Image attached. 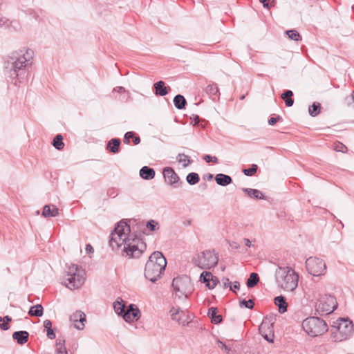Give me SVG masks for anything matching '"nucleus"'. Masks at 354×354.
<instances>
[{"instance_id":"1","label":"nucleus","mask_w":354,"mask_h":354,"mask_svg":"<svg viewBox=\"0 0 354 354\" xmlns=\"http://www.w3.org/2000/svg\"><path fill=\"white\" fill-rule=\"evenodd\" d=\"M130 232L131 228L127 223L120 221L111 234L109 245L113 250L124 245L123 251L127 256L138 258L146 250L147 245L142 239Z\"/></svg>"},{"instance_id":"2","label":"nucleus","mask_w":354,"mask_h":354,"mask_svg":"<svg viewBox=\"0 0 354 354\" xmlns=\"http://www.w3.org/2000/svg\"><path fill=\"white\" fill-rule=\"evenodd\" d=\"M32 55V50L25 47L12 52L3 62L5 75L12 80L17 79L19 72L31 64Z\"/></svg>"},{"instance_id":"3","label":"nucleus","mask_w":354,"mask_h":354,"mask_svg":"<svg viewBox=\"0 0 354 354\" xmlns=\"http://www.w3.org/2000/svg\"><path fill=\"white\" fill-rule=\"evenodd\" d=\"M167 261L162 253L159 251L153 252L146 263L145 268V277L150 281L155 283L161 277V274L165 270Z\"/></svg>"},{"instance_id":"4","label":"nucleus","mask_w":354,"mask_h":354,"mask_svg":"<svg viewBox=\"0 0 354 354\" xmlns=\"http://www.w3.org/2000/svg\"><path fill=\"white\" fill-rule=\"evenodd\" d=\"M275 279L279 288L292 292L297 287L299 276L290 267L278 266L275 272Z\"/></svg>"},{"instance_id":"5","label":"nucleus","mask_w":354,"mask_h":354,"mask_svg":"<svg viewBox=\"0 0 354 354\" xmlns=\"http://www.w3.org/2000/svg\"><path fill=\"white\" fill-rule=\"evenodd\" d=\"M62 284L70 290L81 288L85 281V272L75 264L66 266Z\"/></svg>"},{"instance_id":"6","label":"nucleus","mask_w":354,"mask_h":354,"mask_svg":"<svg viewBox=\"0 0 354 354\" xmlns=\"http://www.w3.org/2000/svg\"><path fill=\"white\" fill-rule=\"evenodd\" d=\"M353 332V322L348 319L339 318L331 326L330 337L333 342H340L348 339Z\"/></svg>"},{"instance_id":"7","label":"nucleus","mask_w":354,"mask_h":354,"mask_svg":"<svg viewBox=\"0 0 354 354\" xmlns=\"http://www.w3.org/2000/svg\"><path fill=\"white\" fill-rule=\"evenodd\" d=\"M302 328L309 336L313 337L321 336L328 330L326 322L317 317H309L305 319L302 322Z\"/></svg>"},{"instance_id":"8","label":"nucleus","mask_w":354,"mask_h":354,"mask_svg":"<svg viewBox=\"0 0 354 354\" xmlns=\"http://www.w3.org/2000/svg\"><path fill=\"white\" fill-rule=\"evenodd\" d=\"M171 286L173 293L178 298L182 297L187 298L194 291V286L191 279L187 275H182L174 278Z\"/></svg>"},{"instance_id":"9","label":"nucleus","mask_w":354,"mask_h":354,"mask_svg":"<svg viewBox=\"0 0 354 354\" xmlns=\"http://www.w3.org/2000/svg\"><path fill=\"white\" fill-rule=\"evenodd\" d=\"M193 261L197 267L209 270L217 265L218 257L214 253V250H205L198 253L194 257Z\"/></svg>"},{"instance_id":"10","label":"nucleus","mask_w":354,"mask_h":354,"mask_svg":"<svg viewBox=\"0 0 354 354\" xmlns=\"http://www.w3.org/2000/svg\"><path fill=\"white\" fill-rule=\"evenodd\" d=\"M337 307L336 298L330 295L321 296L315 304L316 313L320 316L332 313Z\"/></svg>"},{"instance_id":"11","label":"nucleus","mask_w":354,"mask_h":354,"mask_svg":"<svg viewBox=\"0 0 354 354\" xmlns=\"http://www.w3.org/2000/svg\"><path fill=\"white\" fill-rule=\"evenodd\" d=\"M306 268L309 274L315 277L324 275L326 272L325 262L318 257H310L307 259Z\"/></svg>"},{"instance_id":"12","label":"nucleus","mask_w":354,"mask_h":354,"mask_svg":"<svg viewBox=\"0 0 354 354\" xmlns=\"http://www.w3.org/2000/svg\"><path fill=\"white\" fill-rule=\"evenodd\" d=\"M122 317L127 322H133L140 317V311L137 306L130 304Z\"/></svg>"},{"instance_id":"13","label":"nucleus","mask_w":354,"mask_h":354,"mask_svg":"<svg viewBox=\"0 0 354 354\" xmlns=\"http://www.w3.org/2000/svg\"><path fill=\"white\" fill-rule=\"evenodd\" d=\"M165 182L174 187H177L179 183L180 178L175 171L169 167H165L162 172Z\"/></svg>"},{"instance_id":"14","label":"nucleus","mask_w":354,"mask_h":354,"mask_svg":"<svg viewBox=\"0 0 354 354\" xmlns=\"http://www.w3.org/2000/svg\"><path fill=\"white\" fill-rule=\"evenodd\" d=\"M171 318L172 320L177 321L179 324L186 326L189 324L190 317L186 315L185 312L180 311L179 308L172 307L169 310Z\"/></svg>"},{"instance_id":"15","label":"nucleus","mask_w":354,"mask_h":354,"mask_svg":"<svg viewBox=\"0 0 354 354\" xmlns=\"http://www.w3.org/2000/svg\"><path fill=\"white\" fill-rule=\"evenodd\" d=\"M200 281L205 283L209 289H213L219 282L218 278L214 276L210 272L204 271L200 275Z\"/></svg>"},{"instance_id":"16","label":"nucleus","mask_w":354,"mask_h":354,"mask_svg":"<svg viewBox=\"0 0 354 354\" xmlns=\"http://www.w3.org/2000/svg\"><path fill=\"white\" fill-rule=\"evenodd\" d=\"M71 322L74 323V327L78 330H82L84 328V322H86V315L81 312L77 311L70 317Z\"/></svg>"},{"instance_id":"17","label":"nucleus","mask_w":354,"mask_h":354,"mask_svg":"<svg viewBox=\"0 0 354 354\" xmlns=\"http://www.w3.org/2000/svg\"><path fill=\"white\" fill-rule=\"evenodd\" d=\"M12 337L17 344L24 345L28 341L29 333L26 330L15 331L12 333Z\"/></svg>"},{"instance_id":"18","label":"nucleus","mask_w":354,"mask_h":354,"mask_svg":"<svg viewBox=\"0 0 354 354\" xmlns=\"http://www.w3.org/2000/svg\"><path fill=\"white\" fill-rule=\"evenodd\" d=\"M155 94L158 96H165L168 94L171 89L169 86H166L165 82L160 80L153 84Z\"/></svg>"},{"instance_id":"19","label":"nucleus","mask_w":354,"mask_h":354,"mask_svg":"<svg viewBox=\"0 0 354 354\" xmlns=\"http://www.w3.org/2000/svg\"><path fill=\"white\" fill-rule=\"evenodd\" d=\"M59 214V209L55 205H46L43 207L42 216L47 217H55Z\"/></svg>"},{"instance_id":"20","label":"nucleus","mask_w":354,"mask_h":354,"mask_svg":"<svg viewBox=\"0 0 354 354\" xmlns=\"http://www.w3.org/2000/svg\"><path fill=\"white\" fill-rule=\"evenodd\" d=\"M241 190L252 199L259 200L264 199L265 198L263 193L257 189L242 188Z\"/></svg>"},{"instance_id":"21","label":"nucleus","mask_w":354,"mask_h":354,"mask_svg":"<svg viewBox=\"0 0 354 354\" xmlns=\"http://www.w3.org/2000/svg\"><path fill=\"white\" fill-rule=\"evenodd\" d=\"M274 300V304L278 307V310L280 313H284L287 311L288 304L283 296H277Z\"/></svg>"},{"instance_id":"22","label":"nucleus","mask_w":354,"mask_h":354,"mask_svg":"<svg viewBox=\"0 0 354 354\" xmlns=\"http://www.w3.org/2000/svg\"><path fill=\"white\" fill-rule=\"evenodd\" d=\"M155 170L148 166H144L140 169V176L145 180H151L155 177Z\"/></svg>"},{"instance_id":"23","label":"nucleus","mask_w":354,"mask_h":354,"mask_svg":"<svg viewBox=\"0 0 354 354\" xmlns=\"http://www.w3.org/2000/svg\"><path fill=\"white\" fill-rule=\"evenodd\" d=\"M215 181L218 185L225 187L231 184L232 179L227 174H218L215 176Z\"/></svg>"},{"instance_id":"24","label":"nucleus","mask_w":354,"mask_h":354,"mask_svg":"<svg viewBox=\"0 0 354 354\" xmlns=\"http://www.w3.org/2000/svg\"><path fill=\"white\" fill-rule=\"evenodd\" d=\"M121 141L119 138H113L110 140L106 145V149L113 153H117L119 151Z\"/></svg>"},{"instance_id":"25","label":"nucleus","mask_w":354,"mask_h":354,"mask_svg":"<svg viewBox=\"0 0 354 354\" xmlns=\"http://www.w3.org/2000/svg\"><path fill=\"white\" fill-rule=\"evenodd\" d=\"M218 309L216 307H211L208 310V316L211 318V321L214 324L221 323L223 318L220 315H217Z\"/></svg>"},{"instance_id":"26","label":"nucleus","mask_w":354,"mask_h":354,"mask_svg":"<svg viewBox=\"0 0 354 354\" xmlns=\"http://www.w3.org/2000/svg\"><path fill=\"white\" fill-rule=\"evenodd\" d=\"M272 318H268L266 317L261 324L259 326V331L260 333H264V332H270L271 330V333H272L273 330V322H272Z\"/></svg>"},{"instance_id":"27","label":"nucleus","mask_w":354,"mask_h":354,"mask_svg":"<svg viewBox=\"0 0 354 354\" xmlns=\"http://www.w3.org/2000/svg\"><path fill=\"white\" fill-rule=\"evenodd\" d=\"M293 92L290 90L284 91L281 95V97L284 100L286 105L290 107L294 104V100L292 98Z\"/></svg>"},{"instance_id":"28","label":"nucleus","mask_w":354,"mask_h":354,"mask_svg":"<svg viewBox=\"0 0 354 354\" xmlns=\"http://www.w3.org/2000/svg\"><path fill=\"white\" fill-rule=\"evenodd\" d=\"M56 349L55 354H68L66 348L65 346V339L59 337L56 340Z\"/></svg>"},{"instance_id":"29","label":"nucleus","mask_w":354,"mask_h":354,"mask_svg":"<svg viewBox=\"0 0 354 354\" xmlns=\"http://www.w3.org/2000/svg\"><path fill=\"white\" fill-rule=\"evenodd\" d=\"M174 104L177 109L181 110L185 109L187 101L183 95L178 94L174 98Z\"/></svg>"},{"instance_id":"30","label":"nucleus","mask_w":354,"mask_h":354,"mask_svg":"<svg viewBox=\"0 0 354 354\" xmlns=\"http://www.w3.org/2000/svg\"><path fill=\"white\" fill-rule=\"evenodd\" d=\"M43 306L41 304H37L30 307L28 315L30 316L41 317L43 315Z\"/></svg>"},{"instance_id":"31","label":"nucleus","mask_w":354,"mask_h":354,"mask_svg":"<svg viewBox=\"0 0 354 354\" xmlns=\"http://www.w3.org/2000/svg\"><path fill=\"white\" fill-rule=\"evenodd\" d=\"M123 300L122 299H120V301H119L118 299H117L114 303H113V308H114V310L115 312L120 315V316H122V314L124 313L125 311V305L123 303Z\"/></svg>"},{"instance_id":"32","label":"nucleus","mask_w":354,"mask_h":354,"mask_svg":"<svg viewBox=\"0 0 354 354\" xmlns=\"http://www.w3.org/2000/svg\"><path fill=\"white\" fill-rule=\"evenodd\" d=\"M259 281V277L257 273L252 272L247 280L246 285L248 288L254 287Z\"/></svg>"},{"instance_id":"33","label":"nucleus","mask_w":354,"mask_h":354,"mask_svg":"<svg viewBox=\"0 0 354 354\" xmlns=\"http://www.w3.org/2000/svg\"><path fill=\"white\" fill-rule=\"evenodd\" d=\"M52 145L56 149H62L64 147L63 136L61 134L56 135L53 140Z\"/></svg>"},{"instance_id":"34","label":"nucleus","mask_w":354,"mask_h":354,"mask_svg":"<svg viewBox=\"0 0 354 354\" xmlns=\"http://www.w3.org/2000/svg\"><path fill=\"white\" fill-rule=\"evenodd\" d=\"M186 180L190 185H194L197 184L200 180L199 175L195 172H191L187 174Z\"/></svg>"},{"instance_id":"35","label":"nucleus","mask_w":354,"mask_h":354,"mask_svg":"<svg viewBox=\"0 0 354 354\" xmlns=\"http://www.w3.org/2000/svg\"><path fill=\"white\" fill-rule=\"evenodd\" d=\"M12 317L6 315L3 317H0V328L2 330H7L10 328L9 323L12 322Z\"/></svg>"},{"instance_id":"36","label":"nucleus","mask_w":354,"mask_h":354,"mask_svg":"<svg viewBox=\"0 0 354 354\" xmlns=\"http://www.w3.org/2000/svg\"><path fill=\"white\" fill-rule=\"evenodd\" d=\"M176 160L178 162L183 164V167H187L192 162L189 157L184 153H179L176 157Z\"/></svg>"},{"instance_id":"37","label":"nucleus","mask_w":354,"mask_h":354,"mask_svg":"<svg viewBox=\"0 0 354 354\" xmlns=\"http://www.w3.org/2000/svg\"><path fill=\"white\" fill-rule=\"evenodd\" d=\"M320 109L321 104L319 102H314L309 106L308 113L312 117H315L319 113Z\"/></svg>"},{"instance_id":"38","label":"nucleus","mask_w":354,"mask_h":354,"mask_svg":"<svg viewBox=\"0 0 354 354\" xmlns=\"http://www.w3.org/2000/svg\"><path fill=\"white\" fill-rule=\"evenodd\" d=\"M205 92L211 97L216 95L218 93L217 85L214 83L207 85L205 88Z\"/></svg>"},{"instance_id":"39","label":"nucleus","mask_w":354,"mask_h":354,"mask_svg":"<svg viewBox=\"0 0 354 354\" xmlns=\"http://www.w3.org/2000/svg\"><path fill=\"white\" fill-rule=\"evenodd\" d=\"M286 32L288 35V37L292 40H294L296 41H297L299 40H301V35H299L298 31H297L296 30H287Z\"/></svg>"},{"instance_id":"40","label":"nucleus","mask_w":354,"mask_h":354,"mask_svg":"<svg viewBox=\"0 0 354 354\" xmlns=\"http://www.w3.org/2000/svg\"><path fill=\"white\" fill-rule=\"evenodd\" d=\"M258 169V166L255 164H253L251 165L250 167L249 168H246V169H243V173L245 175V176H253L257 171Z\"/></svg>"},{"instance_id":"41","label":"nucleus","mask_w":354,"mask_h":354,"mask_svg":"<svg viewBox=\"0 0 354 354\" xmlns=\"http://www.w3.org/2000/svg\"><path fill=\"white\" fill-rule=\"evenodd\" d=\"M239 306L240 307H245L248 309H252L254 306V302L252 299H243L239 301Z\"/></svg>"},{"instance_id":"42","label":"nucleus","mask_w":354,"mask_h":354,"mask_svg":"<svg viewBox=\"0 0 354 354\" xmlns=\"http://www.w3.org/2000/svg\"><path fill=\"white\" fill-rule=\"evenodd\" d=\"M217 344L218 346L222 350H224L227 354H231L233 353L232 347L230 345H227L226 344L223 343L221 340H217Z\"/></svg>"},{"instance_id":"43","label":"nucleus","mask_w":354,"mask_h":354,"mask_svg":"<svg viewBox=\"0 0 354 354\" xmlns=\"http://www.w3.org/2000/svg\"><path fill=\"white\" fill-rule=\"evenodd\" d=\"M146 227L150 231L153 232L159 228V224L157 221L154 220H150L147 223Z\"/></svg>"},{"instance_id":"44","label":"nucleus","mask_w":354,"mask_h":354,"mask_svg":"<svg viewBox=\"0 0 354 354\" xmlns=\"http://www.w3.org/2000/svg\"><path fill=\"white\" fill-rule=\"evenodd\" d=\"M334 150L339 152L346 153L347 151V147L341 142H336L334 144Z\"/></svg>"},{"instance_id":"45","label":"nucleus","mask_w":354,"mask_h":354,"mask_svg":"<svg viewBox=\"0 0 354 354\" xmlns=\"http://www.w3.org/2000/svg\"><path fill=\"white\" fill-rule=\"evenodd\" d=\"M206 162H213L214 164L218 163V158L216 156H212L210 155H205L203 158Z\"/></svg>"},{"instance_id":"46","label":"nucleus","mask_w":354,"mask_h":354,"mask_svg":"<svg viewBox=\"0 0 354 354\" xmlns=\"http://www.w3.org/2000/svg\"><path fill=\"white\" fill-rule=\"evenodd\" d=\"M135 133L133 131H128L124 134V142L126 144H129L130 138H133L134 137Z\"/></svg>"},{"instance_id":"47","label":"nucleus","mask_w":354,"mask_h":354,"mask_svg":"<svg viewBox=\"0 0 354 354\" xmlns=\"http://www.w3.org/2000/svg\"><path fill=\"white\" fill-rule=\"evenodd\" d=\"M263 337L266 339L268 342H273V333H271V330L267 333V332L260 333Z\"/></svg>"},{"instance_id":"48","label":"nucleus","mask_w":354,"mask_h":354,"mask_svg":"<svg viewBox=\"0 0 354 354\" xmlns=\"http://www.w3.org/2000/svg\"><path fill=\"white\" fill-rule=\"evenodd\" d=\"M282 118L280 115H277L276 117H271L268 120V124L270 126L274 125L278 121L281 120Z\"/></svg>"},{"instance_id":"49","label":"nucleus","mask_w":354,"mask_h":354,"mask_svg":"<svg viewBox=\"0 0 354 354\" xmlns=\"http://www.w3.org/2000/svg\"><path fill=\"white\" fill-rule=\"evenodd\" d=\"M9 26V21L0 13V27H7Z\"/></svg>"},{"instance_id":"50","label":"nucleus","mask_w":354,"mask_h":354,"mask_svg":"<svg viewBox=\"0 0 354 354\" xmlns=\"http://www.w3.org/2000/svg\"><path fill=\"white\" fill-rule=\"evenodd\" d=\"M274 1L275 0H259V1L263 3V7L268 9L273 6L272 2Z\"/></svg>"},{"instance_id":"51","label":"nucleus","mask_w":354,"mask_h":354,"mask_svg":"<svg viewBox=\"0 0 354 354\" xmlns=\"http://www.w3.org/2000/svg\"><path fill=\"white\" fill-rule=\"evenodd\" d=\"M239 288H240L239 282H238V281H234V282L233 283V285H232H232L230 286V290H232V291H233V292H236V291L237 290H239Z\"/></svg>"},{"instance_id":"52","label":"nucleus","mask_w":354,"mask_h":354,"mask_svg":"<svg viewBox=\"0 0 354 354\" xmlns=\"http://www.w3.org/2000/svg\"><path fill=\"white\" fill-rule=\"evenodd\" d=\"M47 337L50 339H53L55 338L56 335H55V333L54 332V330L53 329H50V330H48L47 331Z\"/></svg>"},{"instance_id":"53","label":"nucleus","mask_w":354,"mask_h":354,"mask_svg":"<svg viewBox=\"0 0 354 354\" xmlns=\"http://www.w3.org/2000/svg\"><path fill=\"white\" fill-rule=\"evenodd\" d=\"M222 281H223L224 288H228V287L230 288V287L232 283L228 278H223L222 279Z\"/></svg>"},{"instance_id":"54","label":"nucleus","mask_w":354,"mask_h":354,"mask_svg":"<svg viewBox=\"0 0 354 354\" xmlns=\"http://www.w3.org/2000/svg\"><path fill=\"white\" fill-rule=\"evenodd\" d=\"M230 246L232 248V249H239L240 248V245L236 242V241H232L230 243Z\"/></svg>"},{"instance_id":"55","label":"nucleus","mask_w":354,"mask_h":354,"mask_svg":"<svg viewBox=\"0 0 354 354\" xmlns=\"http://www.w3.org/2000/svg\"><path fill=\"white\" fill-rule=\"evenodd\" d=\"M86 251L87 253H93L94 252V249L92 247V245L91 244H87L86 245Z\"/></svg>"},{"instance_id":"56","label":"nucleus","mask_w":354,"mask_h":354,"mask_svg":"<svg viewBox=\"0 0 354 354\" xmlns=\"http://www.w3.org/2000/svg\"><path fill=\"white\" fill-rule=\"evenodd\" d=\"M132 139L133 144L136 145H138L140 142V137L138 136H136V134L134 135V137Z\"/></svg>"},{"instance_id":"57","label":"nucleus","mask_w":354,"mask_h":354,"mask_svg":"<svg viewBox=\"0 0 354 354\" xmlns=\"http://www.w3.org/2000/svg\"><path fill=\"white\" fill-rule=\"evenodd\" d=\"M113 91L118 93H124L125 92V88L122 86H117L113 89Z\"/></svg>"},{"instance_id":"58","label":"nucleus","mask_w":354,"mask_h":354,"mask_svg":"<svg viewBox=\"0 0 354 354\" xmlns=\"http://www.w3.org/2000/svg\"><path fill=\"white\" fill-rule=\"evenodd\" d=\"M48 325H52V322L49 319H46L44 321V327L46 328Z\"/></svg>"},{"instance_id":"59","label":"nucleus","mask_w":354,"mask_h":354,"mask_svg":"<svg viewBox=\"0 0 354 354\" xmlns=\"http://www.w3.org/2000/svg\"><path fill=\"white\" fill-rule=\"evenodd\" d=\"M244 242H245V244L246 246H248L249 248H250L252 246V243H251L250 241L248 239L245 238L244 239Z\"/></svg>"},{"instance_id":"60","label":"nucleus","mask_w":354,"mask_h":354,"mask_svg":"<svg viewBox=\"0 0 354 354\" xmlns=\"http://www.w3.org/2000/svg\"><path fill=\"white\" fill-rule=\"evenodd\" d=\"M192 118L194 120L196 123H198L199 122L200 118H199L198 115H193V118Z\"/></svg>"},{"instance_id":"61","label":"nucleus","mask_w":354,"mask_h":354,"mask_svg":"<svg viewBox=\"0 0 354 354\" xmlns=\"http://www.w3.org/2000/svg\"><path fill=\"white\" fill-rule=\"evenodd\" d=\"M351 100L354 103V91L353 92V93H352V95L351 96Z\"/></svg>"},{"instance_id":"62","label":"nucleus","mask_w":354,"mask_h":354,"mask_svg":"<svg viewBox=\"0 0 354 354\" xmlns=\"http://www.w3.org/2000/svg\"><path fill=\"white\" fill-rule=\"evenodd\" d=\"M46 329L47 331L48 330L52 329V325H48V326H46Z\"/></svg>"},{"instance_id":"63","label":"nucleus","mask_w":354,"mask_h":354,"mask_svg":"<svg viewBox=\"0 0 354 354\" xmlns=\"http://www.w3.org/2000/svg\"><path fill=\"white\" fill-rule=\"evenodd\" d=\"M212 178H213V175H212V174H209L208 175V176H207V178H208V179H212Z\"/></svg>"},{"instance_id":"64","label":"nucleus","mask_w":354,"mask_h":354,"mask_svg":"<svg viewBox=\"0 0 354 354\" xmlns=\"http://www.w3.org/2000/svg\"><path fill=\"white\" fill-rule=\"evenodd\" d=\"M244 97H245V96H244V95H243V96L241 97V99H242V100H243V99H244Z\"/></svg>"}]
</instances>
